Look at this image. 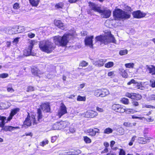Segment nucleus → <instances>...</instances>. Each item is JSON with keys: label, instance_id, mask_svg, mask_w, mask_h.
Returning <instances> with one entry per match:
<instances>
[{"label": "nucleus", "instance_id": "680f3d73", "mask_svg": "<svg viewBox=\"0 0 155 155\" xmlns=\"http://www.w3.org/2000/svg\"><path fill=\"white\" fill-rule=\"evenodd\" d=\"M93 69V68L92 66H89L86 69V71H91Z\"/></svg>", "mask_w": 155, "mask_h": 155}, {"label": "nucleus", "instance_id": "6e6d98bb", "mask_svg": "<svg viewBox=\"0 0 155 155\" xmlns=\"http://www.w3.org/2000/svg\"><path fill=\"white\" fill-rule=\"evenodd\" d=\"M57 138V136H54L52 137L51 139V142L52 143L54 142Z\"/></svg>", "mask_w": 155, "mask_h": 155}, {"label": "nucleus", "instance_id": "9d476101", "mask_svg": "<svg viewBox=\"0 0 155 155\" xmlns=\"http://www.w3.org/2000/svg\"><path fill=\"white\" fill-rule=\"evenodd\" d=\"M126 95L127 97L132 99H135L137 100H139L141 98V96L140 94L135 93H126Z\"/></svg>", "mask_w": 155, "mask_h": 155}, {"label": "nucleus", "instance_id": "423d86ee", "mask_svg": "<svg viewBox=\"0 0 155 155\" xmlns=\"http://www.w3.org/2000/svg\"><path fill=\"white\" fill-rule=\"evenodd\" d=\"M113 16L115 20L129 18L130 16V14L120 9L115 10L113 12Z\"/></svg>", "mask_w": 155, "mask_h": 155}, {"label": "nucleus", "instance_id": "a878e982", "mask_svg": "<svg viewBox=\"0 0 155 155\" xmlns=\"http://www.w3.org/2000/svg\"><path fill=\"white\" fill-rule=\"evenodd\" d=\"M40 0H29L30 4L33 6L37 7L38 5Z\"/></svg>", "mask_w": 155, "mask_h": 155}, {"label": "nucleus", "instance_id": "dca6fc26", "mask_svg": "<svg viewBox=\"0 0 155 155\" xmlns=\"http://www.w3.org/2000/svg\"><path fill=\"white\" fill-rule=\"evenodd\" d=\"M105 59H100L97 60L95 61H94L93 64L94 65L99 67L102 66L105 62Z\"/></svg>", "mask_w": 155, "mask_h": 155}, {"label": "nucleus", "instance_id": "7c9ffc66", "mask_svg": "<svg viewBox=\"0 0 155 155\" xmlns=\"http://www.w3.org/2000/svg\"><path fill=\"white\" fill-rule=\"evenodd\" d=\"M114 63L112 62H109L105 64V67L107 68H110L113 66Z\"/></svg>", "mask_w": 155, "mask_h": 155}, {"label": "nucleus", "instance_id": "f03ea898", "mask_svg": "<svg viewBox=\"0 0 155 155\" xmlns=\"http://www.w3.org/2000/svg\"><path fill=\"white\" fill-rule=\"evenodd\" d=\"M72 37L71 35L68 33L65 34L62 37L56 36L54 37V40L56 45L64 46H66L68 41Z\"/></svg>", "mask_w": 155, "mask_h": 155}, {"label": "nucleus", "instance_id": "0e129e2a", "mask_svg": "<svg viewBox=\"0 0 155 155\" xmlns=\"http://www.w3.org/2000/svg\"><path fill=\"white\" fill-rule=\"evenodd\" d=\"M132 104L134 105L135 106H138L139 105L138 102L136 101H134L132 102Z\"/></svg>", "mask_w": 155, "mask_h": 155}, {"label": "nucleus", "instance_id": "c756f323", "mask_svg": "<svg viewBox=\"0 0 155 155\" xmlns=\"http://www.w3.org/2000/svg\"><path fill=\"white\" fill-rule=\"evenodd\" d=\"M113 130L110 128L108 127L104 130V133L106 134H109L113 132Z\"/></svg>", "mask_w": 155, "mask_h": 155}, {"label": "nucleus", "instance_id": "de8ad7c7", "mask_svg": "<svg viewBox=\"0 0 155 155\" xmlns=\"http://www.w3.org/2000/svg\"><path fill=\"white\" fill-rule=\"evenodd\" d=\"M136 84H137V87L138 88L142 89L143 87L142 86V84L140 83H137V82Z\"/></svg>", "mask_w": 155, "mask_h": 155}, {"label": "nucleus", "instance_id": "ddd939ff", "mask_svg": "<svg viewBox=\"0 0 155 155\" xmlns=\"http://www.w3.org/2000/svg\"><path fill=\"white\" fill-rule=\"evenodd\" d=\"M132 15L134 18H137L143 17L146 15V14L141 12L140 10L133 12Z\"/></svg>", "mask_w": 155, "mask_h": 155}, {"label": "nucleus", "instance_id": "4d7b16f0", "mask_svg": "<svg viewBox=\"0 0 155 155\" xmlns=\"http://www.w3.org/2000/svg\"><path fill=\"white\" fill-rule=\"evenodd\" d=\"M7 90L8 92H12L14 91V90L12 87H7Z\"/></svg>", "mask_w": 155, "mask_h": 155}, {"label": "nucleus", "instance_id": "603ef678", "mask_svg": "<svg viewBox=\"0 0 155 155\" xmlns=\"http://www.w3.org/2000/svg\"><path fill=\"white\" fill-rule=\"evenodd\" d=\"M13 8L15 9H17L19 8V4L18 3H15L13 5Z\"/></svg>", "mask_w": 155, "mask_h": 155}, {"label": "nucleus", "instance_id": "f8f14e48", "mask_svg": "<svg viewBox=\"0 0 155 155\" xmlns=\"http://www.w3.org/2000/svg\"><path fill=\"white\" fill-rule=\"evenodd\" d=\"M97 115L98 113L97 112L91 110H89L86 113L85 116L87 117H91L93 118L97 116Z\"/></svg>", "mask_w": 155, "mask_h": 155}, {"label": "nucleus", "instance_id": "20e7f679", "mask_svg": "<svg viewBox=\"0 0 155 155\" xmlns=\"http://www.w3.org/2000/svg\"><path fill=\"white\" fill-rule=\"evenodd\" d=\"M96 39L97 41H99L105 45L107 44L110 42L116 43V40L113 36L110 33L107 36L100 35L96 37Z\"/></svg>", "mask_w": 155, "mask_h": 155}, {"label": "nucleus", "instance_id": "338daca9", "mask_svg": "<svg viewBox=\"0 0 155 155\" xmlns=\"http://www.w3.org/2000/svg\"><path fill=\"white\" fill-rule=\"evenodd\" d=\"M150 99L151 100H155V95H151L150 97Z\"/></svg>", "mask_w": 155, "mask_h": 155}, {"label": "nucleus", "instance_id": "473e14b6", "mask_svg": "<svg viewBox=\"0 0 155 155\" xmlns=\"http://www.w3.org/2000/svg\"><path fill=\"white\" fill-rule=\"evenodd\" d=\"M86 97H82L80 95L78 96L77 100L78 101H86Z\"/></svg>", "mask_w": 155, "mask_h": 155}, {"label": "nucleus", "instance_id": "58836bf2", "mask_svg": "<svg viewBox=\"0 0 155 155\" xmlns=\"http://www.w3.org/2000/svg\"><path fill=\"white\" fill-rule=\"evenodd\" d=\"M137 137L136 136H134L132 138L130 142L129 143V145L130 146H132L133 144V143L134 142L136 138Z\"/></svg>", "mask_w": 155, "mask_h": 155}, {"label": "nucleus", "instance_id": "49530a36", "mask_svg": "<svg viewBox=\"0 0 155 155\" xmlns=\"http://www.w3.org/2000/svg\"><path fill=\"white\" fill-rule=\"evenodd\" d=\"M150 84L152 87H155V81L152 80L150 81Z\"/></svg>", "mask_w": 155, "mask_h": 155}, {"label": "nucleus", "instance_id": "8fccbe9b", "mask_svg": "<svg viewBox=\"0 0 155 155\" xmlns=\"http://www.w3.org/2000/svg\"><path fill=\"white\" fill-rule=\"evenodd\" d=\"M137 82L134 79H132L130 81L127 83L128 85H130L132 84H136Z\"/></svg>", "mask_w": 155, "mask_h": 155}, {"label": "nucleus", "instance_id": "e2e57ef3", "mask_svg": "<svg viewBox=\"0 0 155 155\" xmlns=\"http://www.w3.org/2000/svg\"><path fill=\"white\" fill-rule=\"evenodd\" d=\"M145 107L147 108H155L154 107L155 106H153L150 105H146Z\"/></svg>", "mask_w": 155, "mask_h": 155}, {"label": "nucleus", "instance_id": "37998d69", "mask_svg": "<svg viewBox=\"0 0 155 155\" xmlns=\"http://www.w3.org/2000/svg\"><path fill=\"white\" fill-rule=\"evenodd\" d=\"M8 76V74L7 73H3L0 74V78H5Z\"/></svg>", "mask_w": 155, "mask_h": 155}, {"label": "nucleus", "instance_id": "6ab92c4d", "mask_svg": "<svg viewBox=\"0 0 155 155\" xmlns=\"http://www.w3.org/2000/svg\"><path fill=\"white\" fill-rule=\"evenodd\" d=\"M54 23L58 28L64 29V24L61 21L55 20L54 21Z\"/></svg>", "mask_w": 155, "mask_h": 155}, {"label": "nucleus", "instance_id": "c9c22d12", "mask_svg": "<svg viewBox=\"0 0 155 155\" xmlns=\"http://www.w3.org/2000/svg\"><path fill=\"white\" fill-rule=\"evenodd\" d=\"M125 112L127 114H130V113H134V110L131 109H125Z\"/></svg>", "mask_w": 155, "mask_h": 155}, {"label": "nucleus", "instance_id": "4be33fe9", "mask_svg": "<svg viewBox=\"0 0 155 155\" xmlns=\"http://www.w3.org/2000/svg\"><path fill=\"white\" fill-rule=\"evenodd\" d=\"M41 108L42 110H43L45 112H50V106L48 104H45L41 105Z\"/></svg>", "mask_w": 155, "mask_h": 155}, {"label": "nucleus", "instance_id": "3c124183", "mask_svg": "<svg viewBox=\"0 0 155 155\" xmlns=\"http://www.w3.org/2000/svg\"><path fill=\"white\" fill-rule=\"evenodd\" d=\"M132 118L133 119H138L140 120H143V118H144V117H140L135 116V115H134L132 116Z\"/></svg>", "mask_w": 155, "mask_h": 155}, {"label": "nucleus", "instance_id": "09e8293b", "mask_svg": "<svg viewBox=\"0 0 155 155\" xmlns=\"http://www.w3.org/2000/svg\"><path fill=\"white\" fill-rule=\"evenodd\" d=\"M124 125L126 127H131L132 126L131 124L130 123L128 122L124 123Z\"/></svg>", "mask_w": 155, "mask_h": 155}, {"label": "nucleus", "instance_id": "2f4dec72", "mask_svg": "<svg viewBox=\"0 0 155 155\" xmlns=\"http://www.w3.org/2000/svg\"><path fill=\"white\" fill-rule=\"evenodd\" d=\"M64 6V4L62 2L57 4L55 5V7L57 9L62 8Z\"/></svg>", "mask_w": 155, "mask_h": 155}, {"label": "nucleus", "instance_id": "e433bc0d", "mask_svg": "<svg viewBox=\"0 0 155 155\" xmlns=\"http://www.w3.org/2000/svg\"><path fill=\"white\" fill-rule=\"evenodd\" d=\"M48 141L47 140H43L42 142L40 143V145L43 147L46 144H48Z\"/></svg>", "mask_w": 155, "mask_h": 155}, {"label": "nucleus", "instance_id": "f257e3e1", "mask_svg": "<svg viewBox=\"0 0 155 155\" xmlns=\"http://www.w3.org/2000/svg\"><path fill=\"white\" fill-rule=\"evenodd\" d=\"M89 5L91 8L95 12L100 13L102 17L104 18H109L111 14V11L109 9L106 8L103 10H101V8L94 3L90 2Z\"/></svg>", "mask_w": 155, "mask_h": 155}, {"label": "nucleus", "instance_id": "b1692460", "mask_svg": "<svg viewBox=\"0 0 155 155\" xmlns=\"http://www.w3.org/2000/svg\"><path fill=\"white\" fill-rule=\"evenodd\" d=\"M31 71L33 74L36 76H39V75L42 74L43 73V72L38 70H35L32 69Z\"/></svg>", "mask_w": 155, "mask_h": 155}, {"label": "nucleus", "instance_id": "a18cd8bd", "mask_svg": "<svg viewBox=\"0 0 155 155\" xmlns=\"http://www.w3.org/2000/svg\"><path fill=\"white\" fill-rule=\"evenodd\" d=\"M28 37L30 38H32L34 37L35 36V35L34 34L31 33V32L29 33L28 34Z\"/></svg>", "mask_w": 155, "mask_h": 155}, {"label": "nucleus", "instance_id": "ea45409f", "mask_svg": "<svg viewBox=\"0 0 155 155\" xmlns=\"http://www.w3.org/2000/svg\"><path fill=\"white\" fill-rule=\"evenodd\" d=\"M127 53V51L126 50H121L119 52L120 54L121 55L126 54Z\"/></svg>", "mask_w": 155, "mask_h": 155}, {"label": "nucleus", "instance_id": "69168bd1", "mask_svg": "<svg viewBox=\"0 0 155 155\" xmlns=\"http://www.w3.org/2000/svg\"><path fill=\"white\" fill-rule=\"evenodd\" d=\"M108 149L107 148H105L104 150L101 152V153H106L108 152Z\"/></svg>", "mask_w": 155, "mask_h": 155}, {"label": "nucleus", "instance_id": "5fc2aeb1", "mask_svg": "<svg viewBox=\"0 0 155 155\" xmlns=\"http://www.w3.org/2000/svg\"><path fill=\"white\" fill-rule=\"evenodd\" d=\"M125 151L122 149H120L119 155H125Z\"/></svg>", "mask_w": 155, "mask_h": 155}, {"label": "nucleus", "instance_id": "f3484780", "mask_svg": "<svg viewBox=\"0 0 155 155\" xmlns=\"http://www.w3.org/2000/svg\"><path fill=\"white\" fill-rule=\"evenodd\" d=\"M151 138L150 137H146L144 138L142 137H139L138 139V142L142 144H144L149 142V140Z\"/></svg>", "mask_w": 155, "mask_h": 155}, {"label": "nucleus", "instance_id": "7ed1b4c3", "mask_svg": "<svg viewBox=\"0 0 155 155\" xmlns=\"http://www.w3.org/2000/svg\"><path fill=\"white\" fill-rule=\"evenodd\" d=\"M39 47L42 51L48 53H51L54 50L55 45L48 40H45L39 42Z\"/></svg>", "mask_w": 155, "mask_h": 155}, {"label": "nucleus", "instance_id": "39448f33", "mask_svg": "<svg viewBox=\"0 0 155 155\" xmlns=\"http://www.w3.org/2000/svg\"><path fill=\"white\" fill-rule=\"evenodd\" d=\"M19 110L20 109L18 108L12 110L10 115L7 119L5 117L0 116V120H1V122H0V127H3L5 124L10 121L12 118L13 116L19 112Z\"/></svg>", "mask_w": 155, "mask_h": 155}, {"label": "nucleus", "instance_id": "393cba45", "mask_svg": "<svg viewBox=\"0 0 155 155\" xmlns=\"http://www.w3.org/2000/svg\"><path fill=\"white\" fill-rule=\"evenodd\" d=\"M61 129H64L68 126L69 125V123L67 121H61L60 122Z\"/></svg>", "mask_w": 155, "mask_h": 155}, {"label": "nucleus", "instance_id": "052dcab7", "mask_svg": "<svg viewBox=\"0 0 155 155\" xmlns=\"http://www.w3.org/2000/svg\"><path fill=\"white\" fill-rule=\"evenodd\" d=\"M19 38H15L14 40L13 41V43H15V44H17L18 43L19 41Z\"/></svg>", "mask_w": 155, "mask_h": 155}, {"label": "nucleus", "instance_id": "774afa93", "mask_svg": "<svg viewBox=\"0 0 155 155\" xmlns=\"http://www.w3.org/2000/svg\"><path fill=\"white\" fill-rule=\"evenodd\" d=\"M63 154L64 155H70L71 154V153L70 152H66V151H64Z\"/></svg>", "mask_w": 155, "mask_h": 155}, {"label": "nucleus", "instance_id": "c85d7f7f", "mask_svg": "<svg viewBox=\"0 0 155 155\" xmlns=\"http://www.w3.org/2000/svg\"><path fill=\"white\" fill-rule=\"evenodd\" d=\"M18 30H16L17 33H20L25 31V29L24 26H18L17 28Z\"/></svg>", "mask_w": 155, "mask_h": 155}, {"label": "nucleus", "instance_id": "f704fd0d", "mask_svg": "<svg viewBox=\"0 0 155 155\" xmlns=\"http://www.w3.org/2000/svg\"><path fill=\"white\" fill-rule=\"evenodd\" d=\"M126 68H132L134 67V64L133 63H127L125 64Z\"/></svg>", "mask_w": 155, "mask_h": 155}, {"label": "nucleus", "instance_id": "412c9836", "mask_svg": "<svg viewBox=\"0 0 155 155\" xmlns=\"http://www.w3.org/2000/svg\"><path fill=\"white\" fill-rule=\"evenodd\" d=\"M30 118L28 116L24 122L23 126L25 127H28L31 125V122Z\"/></svg>", "mask_w": 155, "mask_h": 155}, {"label": "nucleus", "instance_id": "4c0bfd02", "mask_svg": "<svg viewBox=\"0 0 155 155\" xmlns=\"http://www.w3.org/2000/svg\"><path fill=\"white\" fill-rule=\"evenodd\" d=\"M84 140L86 143H90L91 142V140L90 138L87 136L84 137Z\"/></svg>", "mask_w": 155, "mask_h": 155}, {"label": "nucleus", "instance_id": "0eeeda50", "mask_svg": "<svg viewBox=\"0 0 155 155\" xmlns=\"http://www.w3.org/2000/svg\"><path fill=\"white\" fill-rule=\"evenodd\" d=\"M109 94V91L107 89H98L94 92V95L97 97H104Z\"/></svg>", "mask_w": 155, "mask_h": 155}, {"label": "nucleus", "instance_id": "13d9d810", "mask_svg": "<svg viewBox=\"0 0 155 155\" xmlns=\"http://www.w3.org/2000/svg\"><path fill=\"white\" fill-rule=\"evenodd\" d=\"M96 110L97 111L100 112H102L104 111V110L103 108H100L98 107H96Z\"/></svg>", "mask_w": 155, "mask_h": 155}, {"label": "nucleus", "instance_id": "bb28decb", "mask_svg": "<svg viewBox=\"0 0 155 155\" xmlns=\"http://www.w3.org/2000/svg\"><path fill=\"white\" fill-rule=\"evenodd\" d=\"M60 122H57L54 124L53 126V128L54 130H59L61 129V127L60 126Z\"/></svg>", "mask_w": 155, "mask_h": 155}, {"label": "nucleus", "instance_id": "a19ab883", "mask_svg": "<svg viewBox=\"0 0 155 155\" xmlns=\"http://www.w3.org/2000/svg\"><path fill=\"white\" fill-rule=\"evenodd\" d=\"M88 65V63L85 61H82L80 64V66L82 67H85Z\"/></svg>", "mask_w": 155, "mask_h": 155}, {"label": "nucleus", "instance_id": "6e6552de", "mask_svg": "<svg viewBox=\"0 0 155 155\" xmlns=\"http://www.w3.org/2000/svg\"><path fill=\"white\" fill-rule=\"evenodd\" d=\"M42 118V115L41 114V111L40 109H38L37 110V118H35V117L34 116H32V118L34 124H37L38 122L40 121Z\"/></svg>", "mask_w": 155, "mask_h": 155}, {"label": "nucleus", "instance_id": "a211bd4d", "mask_svg": "<svg viewBox=\"0 0 155 155\" xmlns=\"http://www.w3.org/2000/svg\"><path fill=\"white\" fill-rule=\"evenodd\" d=\"M146 71H149V73L151 74L152 75L155 74V67L153 65L146 66Z\"/></svg>", "mask_w": 155, "mask_h": 155}, {"label": "nucleus", "instance_id": "cd10ccee", "mask_svg": "<svg viewBox=\"0 0 155 155\" xmlns=\"http://www.w3.org/2000/svg\"><path fill=\"white\" fill-rule=\"evenodd\" d=\"M121 73L122 76L124 78H126L127 77V74L126 71L123 69L120 68L119 69Z\"/></svg>", "mask_w": 155, "mask_h": 155}, {"label": "nucleus", "instance_id": "c03bdc74", "mask_svg": "<svg viewBox=\"0 0 155 155\" xmlns=\"http://www.w3.org/2000/svg\"><path fill=\"white\" fill-rule=\"evenodd\" d=\"M34 90V88L33 87L31 86H29L28 87L27 89V92H29L31 91H33Z\"/></svg>", "mask_w": 155, "mask_h": 155}, {"label": "nucleus", "instance_id": "bf43d9fd", "mask_svg": "<svg viewBox=\"0 0 155 155\" xmlns=\"http://www.w3.org/2000/svg\"><path fill=\"white\" fill-rule=\"evenodd\" d=\"M148 122H152L153 120L151 118H144Z\"/></svg>", "mask_w": 155, "mask_h": 155}, {"label": "nucleus", "instance_id": "79ce46f5", "mask_svg": "<svg viewBox=\"0 0 155 155\" xmlns=\"http://www.w3.org/2000/svg\"><path fill=\"white\" fill-rule=\"evenodd\" d=\"M15 29L12 28L11 30H10L8 31V33L9 34H15L17 33V31H14Z\"/></svg>", "mask_w": 155, "mask_h": 155}, {"label": "nucleus", "instance_id": "4468645a", "mask_svg": "<svg viewBox=\"0 0 155 155\" xmlns=\"http://www.w3.org/2000/svg\"><path fill=\"white\" fill-rule=\"evenodd\" d=\"M67 113V110L66 106L64 105H62L60 107V110L58 112V115L60 117L64 114Z\"/></svg>", "mask_w": 155, "mask_h": 155}, {"label": "nucleus", "instance_id": "9b49d317", "mask_svg": "<svg viewBox=\"0 0 155 155\" xmlns=\"http://www.w3.org/2000/svg\"><path fill=\"white\" fill-rule=\"evenodd\" d=\"M34 46L33 42L30 43L28 46V48L24 51L23 55L25 56H27L30 55L31 53V50Z\"/></svg>", "mask_w": 155, "mask_h": 155}, {"label": "nucleus", "instance_id": "aec40b11", "mask_svg": "<svg viewBox=\"0 0 155 155\" xmlns=\"http://www.w3.org/2000/svg\"><path fill=\"white\" fill-rule=\"evenodd\" d=\"M99 130L97 128H95L94 129H90L87 130V133H89L90 135L92 136H95L96 133H99Z\"/></svg>", "mask_w": 155, "mask_h": 155}, {"label": "nucleus", "instance_id": "5701e85b", "mask_svg": "<svg viewBox=\"0 0 155 155\" xmlns=\"http://www.w3.org/2000/svg\"><path fill=\"white\" fill-rule=\"evenodd\" d=\"M2 127L3 128V130H4L5 131H11L12 130H14L16 128L15 127H12L10 126H4Z\"/></svg>", "mask_w": 155, "mask_h": 155}, {"label": "nucleus", "instance_id": "2eb2a0df", "mask_svg": "<svg viewBox=\"0 0 155 155\" xmlns=\"http://www.w3.org/2000/svg\"><path fill=\"white\" fill-rule=\"evenodd\" d=\"M93 36L86 37L85 39V43L86 45H89L90 48L93 47L92 39Z\"/></svg>", "mask_w": 155, "mask_h": 155}, {"label": "nucleus", "instance_id": "1a4fd4ad", "mask_svg": "<svg viewBox=\"0 0 155 155\" xmlns=\"http://www.w3.org/2000/svg\"><path fill=\"white\" fill-rule=\"evenodd\" d=\"M112 109L116 112L123 113L125 112V108L118 104H114L112 106Z\"/></svg>", "mask_w": 155, "mask_h": 155}, {"label": "nucleus", "instance_id": "864d4df0", "mask_svg": "<svg viewBox=\"0 0 155 155\" xmlns=\"http://www.w3.org/2000/svg\"><path fill=\"white\" fill-rule=\"evenodd\" d=\"M69 131L70 132L73 133L75 132V129L73 126H71L69 128Z\"/></svg>", "mask_w": 155, "mask_h": 155}, {"label": "nucleus", "instance_id": "72a5a7b5", "mask_svg": "<svg viewBox=\"0 0 155 155\" xmlns=\"http://www.w3.org/2000/svg\"><path fill=\"white\" fill-rule=\"evenodd\" d=\"M121 101L122 103L125 104H127L129 103L128 99L124 97L121 99Z\"/></svg>", "mask_w": 155, "mask_h": 155}]
</instances>
